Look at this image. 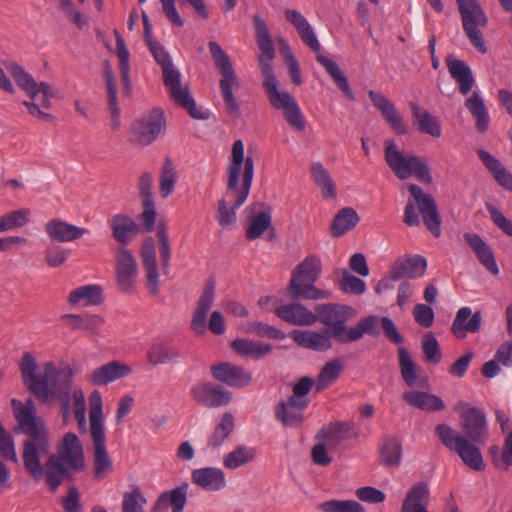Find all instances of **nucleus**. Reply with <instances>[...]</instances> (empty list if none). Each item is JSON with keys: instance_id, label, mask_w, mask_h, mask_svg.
<instances>
[{"instance_id": "obj_63", "label": "nucleus", "mask_w": 512, "mask_h": 512, "mask_svg": "<svg viewBox=\"0 0 512 512\" xmlns=\"http://www.w3.org/2000/svg\"><path fill=\"white\" fill-rule=\"evenodd\" d=\"M0 454L14 463L18 462L15 444L12 436L4 429L0 422Z\"/></svg>"}, {"instance_id": "obj_7", "label": "nucleus", "mask_w": 512, "mask_h": 512, "mask_svg": "<svg viewBox=\"0 0 512 512\" xmlns=\"http://www.w3.org/2000/svg\"><path fill=\"white\" fill-rule=\"evenodd\" d=\"M146 43L154 59L162 68L163 83L168 89L171 99L177 105L185 109L192 118L206 119L207 116L197 109L196 103L190 94L188 84L182 85L181 74L174 67L170 55L165 50L164 46L153 39Z\"/></svg>"}, {"instance_id": "obj_27", "label": "nucleus", "mask_w": 512, "mask_h": 512, "mask_svg": "<svg viewBox=\"0 0 512 512\" xmlns=\"http://www.w3.org/2000/svg\"><path fill=\"white\" fill-rule=\"evenodd\" d=\"M91 437L94 446V478L96 480H102L112 472L113 462L106 449L105 432L91 433Z\"/></svg>"}, {"instance_id": "obj_43", "label": "nucleus", "mask_w": 512, "mask_h": 512, "mask_svg": "<svg viewBox=\"0 0 512 512\" xmlns=\"http://www.w3.org/2000/svg\"><path fill=\"white\" fill-rule=\"evenodd\" d=\"M61 321L72 330H82L89 333H97L104 324V318L97 314H65Z\"/></svg>"}, {"instance_id": "obj_52", "label": "nucleus", "mask_w": 512, "mask_h": 512, "mask_svg": "<svg viewBox=\"0 0 512 512\" xmlns=\"http://www.w3.org/2000/svg\"><path fill=\"white\" fill-rule=\"evenodd\" d=\"M268 229H271L272 232L274 231L272 227V216L269 211H262L251 218L246 229V238L248 240L260 238Z\"/></svg>"}, {"instance_id": "obj_8", "label": "nucleus", "mask_w": 512, "mask_h": 512, "mask_svg": "<svg viewBox=\"0 0 512 512\" xmlns=\"http://www.w3.org/2000/svg\"><path fill=\"white\" fill-rule=\"evenodd\" d=\"M322 272L321 259L312 254L301 261L292 271L291 278L287 287V294L290 299L296 301L304 300H324L331 297L328 290L320 289L315 286Z\"/></svg>"}, {"instance_id": "obj_64", "label": "nucleus", "mask_w": 512, "mask_h": 512, "mask_svg": "<svg viewBox=\"0 0 512 512\" xmlns=\"http://www.w3.org/2000/svg\"><path fill=\"white\" fill-rule=\"evenodd\" d=\"M412 314L415 322L424 328L431 327L434 322V310L426 304H416L413 307Z\"/></svg>"}, {"instance_id": "obj_19", "label": "nucleus", "mask_w": 512, "mask_h": 512, "mask_svg": "<svg viewBox=\"0 0 512 512\" xmlns=\"http://www.w3.org/2000/svg\"><path fill=\"white\" fill-rule=\"evenodd\" d=\"M289 336L298 346L316 352H326L333 346L334 335L328 328H322L319 331L295 329Z\"/></svg>"}, {"instance_id": "obj_34", "label": "nucleus", "mask_w": 512, "mask_h": 512, "mask_svg": "<svg viewBox=\"0 0 512 512\" xmlns=\"http://www.w3.org/2000/svg\"><path fill=\"white\" fill-rule=\"evenodd\" d=\"M394 279H414L422 276L427 268V261L420 255L397 259L391 266Z\"/></svg>"}, {"instance_id": "obj_33", "label": "nucleus", "mask_w": 512, "mask_h": 512, "mask_svg": "<svg viewBox=\"0 0 512 512\" xmlns=\"http://www.w3.org/2000/svg\"><path fill=\"white\" fill-rule=\"evenodd\" d=\"M306 408V405L287 398V400L275 406L274 413L276 419L284 426L295 428L299 427L304 422V410Z\"/></svg>"}, {"instance_id": "obj_35", "label": "nucleus", "mask_w": 512, "mask_h": 512, "mask_svg": "<svg viewBox=\"0 0 512 512\" xmlns=\"http://www.w3.org/2000/svg\"><path fill=\"white\" fill-rule=\"evenodd\" d=\"M230 347L236 354L253 360L263 359L273 350L270 343L248 338H237L231 342Z\"/></svg>"}, {"instance_id": "obj_38", "label": "nucleus", "mask_w": 512, "mask_h": 512, "mask_svg": "<svg viewBox=\"0 0 512 512\" xmlns=\"http://www.w3.org/2000/svg\"><path fill=\"white\" fill-rule=\"evenodd\" d=\"M463 29L473 26L486 27L488 17L477 0H456Z\"/></svg>"}, {"instance_id": "obj_20", "label": "nucleus", "mask_w": 512, "mask_h": 512, "mask_svg": "<svg viewBox=\"0 0 512 512\" xmlns=\"http://www.w3.org/2000/svg\"><path fill=\"white\" fill-rule=\"evenodd\" d=\"M215 298V281L208 279L204 285L193 312L190 327L198 335H203L207 330V314Z\"/></svg>"}, {"instance_id": "obj_21", "label": "nucleus", "mask_w": 512, "mask_h": 512, "mask_svg": "<svg viewBox=\"0 0 512 512\" xmlns=\"http://www.w3.org/2000/svg\"><path fill=\"white\" fill-rule=\"evenodd\" d=\"M44 231L51 242L56 243L73 242L89 233L87 228L76 226L60 218L48 220L44 225Z\"/></svg>"}, {"instance_id": "obj_18", "label": "nucleus", "mask_w": 512, "mask_h": 512, "mask_svg": "<svg viewBox=\"0 0 512 512\" xmlns=\"http://www.w3.org/2000/svg\"><path fill=\"white\" fill-rule=\"evenodd\" d=\"M357 435L353 422H332L324 425L317 432L315 438L325 442L330 450L340 451L345 441L355 438Z\"/></svg>"}, {"instance_id": "obj_29", "label": "nucleus", "mask_w": 512, "mask_h": 512, "mask_svg": "<svg viewBox=\"0 0 512 512\" xmlns=\"http://www.w3.org/2000/svg\"><path fill=\"white\" fill-rule=\"evenodd\" d=\"M445 62L450 76L458 84L459 92L467 95L472 91L475 79L470 66L463 60H458L449 54L445 58Z\"/></svg>"}, {"instance_id": "obj_59", "label": "nucleus", "mask_w": 512, "mask_h": 512, "mask_svg": "<svg viewBox=\"0 0 512 512\" xmlns=\"http://www.w3.org/2000/svg\"><path fill=\"white\" fill-rule=\"evenodd\" d=\"M28 209L14 210L0 217V233L13 228L23 227L28 222Z\"/></svg>"}, {"instance_id": "obj_45", "label": "nucleus", "mask_w": 512, "mask_h": 512, "mask_svg": "<svg viewBox=\"0 0 512 512\" xmlns=\"http://www.w3.org/2000/svg\"><path fill=\"white\" fill-rule=\"evenodd\" d=\"M67 300L68 303L73 306L82 301L85 306L100 305L104 301L103 289L100 285L96 284L84 285L72 290Z\"/></svg>"}, {"instance_id": "obj_42", "label": "nucleus", "mask_w": 512, "mask_h": 512, "mask_svg": "<svg viewBox=\"0 0 512 512\" xmlns=\"http://www.w3.org/2000/svg\"><path fill=\"white\" fill-rule=\"evenodd\" d=\"M477 154L497 183L505 189L512 191V174L502 165V163L496 157L483 149L478 150Z\"/></svg>"}, {"instance_id": "obj_47", "label": "nucleus", "mask_w": 512, "mask_h": 512, "mask_svg": "<svg viewBox=\"0 0 512 512\" xmlns=\"http://www.w3.org/2000/svg\"><path fill=\"white\" fill-rule=\"evenodd\" d=\"M316 60L325 68L326 72L333 79L335 85L345 94L350 100H355L354 92L349 86L348 79L339 68L338 64L325 55L318 54Z\"/></svg>"}, {"instance_id": "obj_5", "label": "nucleus", "mask_w": 512, "mask_h": 512, "mask_svg": "<svg viewBox=\"0 0 512 512\" xmlns=\"http://www.w3.org/2000/svg\"><path fill=\"white\" fill-rule=\"evenodd\" d=\"M227 172V195L236 198L231 207L225 198L220 199L217 203L216 218L222 228L231 229L236 223V210L247 200L254 177V159L251 156L244 157L242 140L233 143Z\"/></svg>"}, {"instance_id": "obj_25", "label": "nucleus", "mask_w": 512, "mask_h": 512, "mask_svg": "<svg viewBox=\"0 0 512 512\" xmlns=\"http://www.w3.org/2000/svg\"><path fill=\"white\" fill-rule=\"evenodd\" d=\"M108 224L113 238L120 246L124 247H126L141 230V226L138 225L131 216L125 213L113 215L109 219Z\"/></svg>"}, {"instance_id": "obj_12", "label": "nucleus", "mask_w": 512, "mask_h": 512, "mask_svg": "<svg viewBox=\"0 0 512 512\" xmlns=\"http://www.w3.org/2000/svg\"><path fill=\"white\" fill-rule=\"evenodd\" d=\"M115 275L118 289L126 294H133L136 290L138 264L132 251L127 247L119 246L115 251Z\"/></svg>"}, {"instance_id": "obj_60", "label": "nucleus", "mask_w": 512, "mask_h": 512, "mask_svg": "<svg viewBox=\"0 0 512 512\" xmlns=\"http://www.w3.org/2000/svg\"><path fill=\"white\" fill-rule=\"evenodd\" d=\"M147 503L146 498L138 486L132 491L123 494V512H144L143 506Z\"/></svg>"}, {"instance_id": "obj_22", "label": "nucleus", "mask_w": 512, "mask_h": 512, "mask_svg": "<svg viewBox=\"0 0 512 512\" xmlns=\"http://www.w3.org/2000/svg\"><path fill=\"white\" fill-rule=\"evenodd\" d=\"M373 105L380 111L383 119L397 135H405L408 131L407 124L397 111L395 105L384 95L374 90L368 92Z\"/></svg>"}, {"instance_id": "obj_28", "label": "nucleus", "mask_w": 512, "mask_h": 512, "mask_svg": "<svg viewBox=\"0 0 512 512\" xmlns=\"http://www.w3.org/2000/svg\"><path fill=\"white\" fill-rule=\"evenodd\" d=\"M189 484L183 482L171 490H167L160 494L156 500L152 512H160L171 508L172 512H183L187 503Z\"/></svg>"}, {"instance_id": "obj_26", "label": "nucleus", "mask_w": 512, "mask_h": 512, "mask_svg": "<svg viewBox=\"0 0 512 512\" xmlns=\"http://www.w3.org/2000/svg\"><path fill=\"white\" fill-rule=\"evenodd\" d=\"M275 313L281 320L295 326H311L317 322L315 313L298 302L280 305Z\"/></svg>"}, {"instance_id": "obj_39", "label": "nucleus", "mask_w": 512, "mask_h": 512, "mask_svg": "<svg viewBox=\"0 0 512 512\" xmlns=\"http://www.w3.org/2000/svg\"><path fill=\"white\" fill-rule=\"evenodd\" d=\"M181 356L177 347L164 341L153 343L147 351L148 362L153 366L176 364Z\"/></svg>"}, {"instance_id": "obj_6", "label": "nucleus", "mask_w": 512, "mask_h": 512, "mask_svg": "<svg viewBox=\"0 0 512 512\" xmlns=\"http://www.w3.org/2000/svg\"><path fill=\"white\" fill-rule=\"evenodd\" d=\"M382 328L385 337L393 344L399 345L397 350L398 363L400 373L403 381L409 387H413L417 384V366L412 360L408 349L403 345L405 338L398 331L396 325L391 318L387 316L370 315L361 318L357 325L349 327L346 337V343L356 342L360 340L364 334L370 336H378L380 331L378 327Z\"/></svg>"}, {"instance_id": "obj_15", "label": "nucleus", "mask_w": 512, "mask_h": 512, "mask_svg": "<svg viewBox=\"0 0 512 512\" xmlns=\"http://www.w3.org/2000/svg\"><path fill=\"white\" fill-rule=\"evenodd\" d=\"M165 126V118L162 112L153 110L151 114L136 120L131 127L130 141L136 145L147 146L160 134Z\"/></svg>"}, {"instance_id": "obj_40", "label": "nucleus", "mask_w": 512, "mask_h": 512, "mask_svg": "<svg viewBox=\"0 0 512 512\" xmlns=\"http://www.w3.org/2000/svg\"><path fill=\"white\" fill-rule=\"evenodd\" d=\"M379 460L385 467H399L402 461V444L398 437L386 435L379 446Z\"/></svg>"}, {"instance_id": "obj_57", "label": "nucleus", "mask_w": 512, "mask_h": 512, "mask_svg": "<svg viewBox=\"0 0 512 512\" xmlns=\"http://www.w3.org/2000/svg\"><path fill=\"white\" fill-rule=\"evenodd\" d=\"M245 331L249 334H255L260 338L275 340H283L286 338V334L282 330L260 321L249 322L246 325Z\"/></svg>"}, {"instance_id": "obj_61", "label": "nucleus", "mask_w": 512, "mask_h": 512, "mask_svg": "<svg viewBox=\"0 0 512 512\" xmlns=\"http://www.w3.org/2000/svg\"><path fill=\"white\" fill-rule=\"evenodd\" d=\"M68 256L69 251L59 245L50 244L44 251L45 262L50 268L62 266L67 261Z\"/></svg>"}, {"instance_id": "obj_53", "label": "nucleus", "mask_w": 512, "mask_h": 512, "mask_svg": "<svg viewBox=\"0 0 512 512\" xmlns=\"http://www.w3.org/2000/svg\"><path fill=\"white\" fill-rule=\"evenodd\" d=\"M90 403V433L105 432L102 415V397L99 391H93L89 396Z\"/></svg>"}, {"instance_id": "obj_49", "label": "nucleus", "mask_w": 512, "mask_h": 512, "mask_svg": "<svg viewBox=\"0 0 512 512\" xmlns=\"http://www.w3.org/2000/svg\"><path fill=\"white\" fill-rule=\"evenodd\" d=\"M312 178L321 190L322 196L327 199L336 197V185L329 171L320 162H313L310 167Z\"/></svg>"}, {"instance_id": "obj_10", "label": "nucleus", "mask_w": 512, "mask_h": 512, "mask_svg": "<svg viewBox=\"0 0 512 512\" xmlns=\"http://www.w3.org/2000/svg\"><path fill=\"white\" fill-rule=\"evenodd\" d=\"M384 146V159L398 179L406 180L413 175L424 183L432 182L429 167L420 157L404 154L392 138L386 139Z\"/></svg>"}, {"instance_id": "obj_54", "label": "nucleus", "mask_w": 512, "mask_h": 512, "mask_svg": "<svg viewBox=\"0 0 512 512\" xmlns=\"http://www.w3.org/2000/svg\"><path fill=\"white\" fill-rule=\"evenodd\" d=\"M255 457V450L247 446H239L232 452L228 453L223 464L227 469H237L249 462Z\"/></svg>"}, {"instance_id": "obj_9", "label": "nucleus", "mask_w": 512, "mask_h": 512, "mask_svg": "<svg viewBox=\"0 0 512 512\" xmlns=\"http://www.w3.org/2000/svg\"><path fill=\"white\" fill-rule=\"evenodd\" d=\"M408 191L414 201L409 200L405 206L403 222L407 226H419L420 219L416 207L422 217L423 223L433 236L438 238L441 235V217L433 196L416 184H409Z\"/></svg>"}, {"instance_id": "obj_51", "label": "nucleus", "mask_w": 512, "mask_h": 512, "mask_svg": "<svg viewBox=\"0 0 512 512\" xmlns=\"http://www.w3.org/2000/svg\"><path fill=\"white\" fill-rule=\"evenodd\" d=\"M344 369L341 359L336 358L327 362L321 369L316 380V392H321L328 385L335 382Z\"/></svg>"}, {"instance_id": "obj_23", "label": "nucleus", "mask_w": 512, "mask_h": 512, "mask_svg": "<svg viewBox=\"0 0 512 512\" xmlns=\"http://www.w3.org/2000/svg\"><path fill=\"white\" fill-rule=\"evenodd\" d=\"M141 259L146 276V286L152 296L160 293L159 273L156 261V251L153 239L147 238L141 249Z\"/></svg>"}, {"instance_id": "obj_48", "label": "nucleus", "mask_w": 512, "mask_h": 512, "mask_svg": "<svg viewBox=\"0 0 512 512\" xmlns=\"http://www.w3.org/2000/svg\"><path fill=\"white\" fill-rule=\"evenodd\" d=\"M359 220L360 218L353 208H342L335 215L330 225V234L336 238L341 237L353 229L358 224Z\"/></svg>"}, {"instance_id": "obj_37", "label": "nucleus", "mask_w": 512, "mask_h": 512, "mask_svg": "<svg viewBox=\"0 0 512 512\" xmlns=\"http://www.w3.org/2000/svg\"><path fill=\"white\" fill-rule=\"evenodd\" d=\"M193 483L206 491H218L225 487L226 480L223 470L215 467H205L192 471Z\"/></svg>"}, {"instance_id": "obj_56", "label": "nucleus", "mask_w": 512, "mask_h": 512, "mask_svg": "<svg viewBox=\"0 0 512 512\" xmlns=\"http://www.w3.org/2000/svg\"><path fill=\"white\" fill-rule=\"evenodd\" d=\"M318 509L322 512H365V508L356 500L332 499L320 503Z\"/></svg>"}, {"instance_id": "obj_24", "label": "nucleus", "mask_w": 512, "mask_h": 512, "mask_svg": "<svg viewBox=\"0 0 512 512\" xmlns=\"http://www.w3.org/2000/svg\"><path fill=\"white\" fill-rule=\"evenodd\" d=\"M132 373V368L120 361L113 360L88 375V381L95 386H105Z\"/></svg>"}, {"instance_id": "obj_14", "label": "nucleus", "mask_w": 512, "mask_h": 512, "mask_svg": "<svg viewBox=\"0 0 512 512\" xmlns=\"http://www.w3.org/2000/svg\"><path fill=\"white\" fill-rule=\"evenodd\" d=\"M6 68L16 84L29 96L30 100L23 101V105L27 108L29 114L43 121H52L53 116L40 110L36 103V81L32 75L16 62L7 63Z\"/></svg>"}, {"instance_id": "obj_3", "label": "nucleus", "mask_w": 512, "mask_h": 512, "mask_svg": "<svg viewBox=\"0 0 512 512\" xmlns=\"http://www.w3.org/2000/svg\"><path fill=\"white\" fill-rule=\"evenodd\" d=\"M462 433H458L447 424H438L435 433L441 443L455 452L465 465L475 471L485 468L479 449L488 439L485 414L478 408L470 407L460 415Z\"/></svg>"}, {"instance_id": "obj_44", "label": "nucleus", "mask_w": 512, "mask_h": 512, "mask_svg": "<svg viewBox=\"0 0 512 512\" xmlns=\"http://www.w3.org/2000/svg\"><path fill=\"white\" fill-rule=\"evenodd\" d=\"M466 109L475 119V127L479 133H484L488 130L490 124V117L485 106L483 98L478 92H473L464 102Z\"/></svg>"}, {"instance_id": "obj_16", "label": "nucleus", "mask_w": 512, "mask_h": 512, "mask_svg": "<svg viewBox=\"0 0 512 512\" xmlns=\"http://www.w3.org/2000/svg\"><path fill=\"white\" fill-rule=\"evenodd\" d=\"M191 398L206 408H218L229 404L232 393L223 386L203 381L194 384L190 389Z\"/></svg>"}, {"instance_id": "obj_41", "label": "nucleus", "mask_w": 512, "mask_h": 512, "mask_svg": "<svg viewBox=\"0 0 512 512\" xmlns=\"http://www.w3.org/2000/svg\"><path fill=\"white\" fill-rule=\"evenodd\" d=\"M402 399L410 406L423 411H441L446 405L437 395L424 391H408L403 393Z\"/></svg>"}, {"instance_id": "obj_55", "label": "nucleus", "mask_w": 512, "mask_h": 512, "mask_svg": "<svg viewBox=\"0 0 512 512\" xmlns=\"http://www.w3.org/2000/svg\"><path fill=\"white\" fill-rule=\"evenodd\" d=\"M176 181L177 174L173 162L170 158H166L161 169L159 187V192L163 199L167 198L173 192Z\"/></svg>"}, {"instance_id": "obj_2", "label": "nucleus", "mask_w": 512, "mask_h": 512, "mask_svg": "<svg viewBox=\"0 0 512 512\" xmlns=\"http://www.w3.org/2000/svg\"><path fill=\"white\" fill-rule=\"evenodd\" d=\"M21 378L26 389L41 403L56 398L61 406V414L67 421L71 413V387L73 371L69 365L58 369L52 362H46L43 371L38 373L34 356L25 352L19 363Z\"/></svg>"}, {"instance_id": "obj_31", "label": "nucleus", "mask_w": 512, "mask_h": 512, "mask_svg": "<svg viewBox=\"0 0 512 512\" xmlns=\"http://www.w3.org/2000/svg\"><path fill=\"white\" fill-rule=\"evenodd\" d=\"M463 238L467 245L473 250L479 262L493 275L499 274L493 250L491 247L475 233L466 232Z\"/></svg>"}, {"instance_id": "obj_1", "label": "nucleus", "mask_w": 512, "mask_h": 512, "mask_svg": "<svg viewBox=\"0 0 512 512\" xmlns=\"http://www.w3.org/2000/svg\"><path fill=\"white\" fill-rule=\"evenodd\" d=\"M11 407L18 423L15 431L27 436L23 442V464L35 480L44 475L46 484L55 492L65 480L72 481L75 473L86 468L83 445L72 432L63 436L57 453L50 455L42 466L40 459L50 453L51 439L44 420L36 415L34 400L29 398L23 403L12 399Z\"/></svg>"}, {"instance_id": "obj_32", "label": "nucleus", "mask_w": 512, "mask_h": 512, "mask_svg": "<svg viewBox=\"0 0 512 512\" xmlns=\"http://www.w3.org/2000/svg\"><path fill=\"white\" fill-rule=\"evenodd\" d=\"M284 17L286 21L294 26L302 41L312 51L319 52L321 50V44L318 41L312 26L299 11L295 9H286L284 11Z\"/></svg>"}, {"instance_id": "obj_62", "label": "nucleus", "mask_w": 512, "mask_h": 512, "mask_svg": "<svg viewBox=\"0 0 512 512\" xmlns=\"http://www.w3.org/2000/svg\"><path fill=\"white\" fill-rule=\"evenodd\" d=\"M314 380L311 377H301L293 387V394L288 398L300 402L306 406L309 404L308 394L311 391Z\"/></svg>"}, {"instance_id": "obj_13", "label": "nucleus", "mask_w": 512, "mask_h": 512, "mask_svg": "<svg viewBox=\"0 0 512 512\" xmlns=\"http://www.w3.org/2000/svg\"><path fill=\"white\" fill-rule=\"evenodd\" d=\"M352 311L347 305L338 304H319L315 307L317 320L327 326L334 335V339L340 344H346L348 327L346 326V313Z\"/></svg>"}, {"instance_id": "obj_17", "label": "nucleus", "mask_w": 512, "mask_h": 512, "mask_svg": "<svg viewBox=\"0 0 512 512\" xmlns=\"http://www.w3.org/2000/svg\"><path fill=\"white\" fill-rule=\"evenodd\" d=\"M210 373L215 381L234 388L248 387L253 381L250 371L231 362H219L212 365Z\"/></svg>"}, {"instance_id": "obj_58", "label": "nucleus", "mask_w": 512, "mask_h": 512, "mask_svg": "<svg viewBox=\"0 0 512 512\" xmlns=\"http://www.w3.org/2000/svg\"><path fill=\"white\" fill-rule=\"evenodd\" d=\"M422 352L424 358L429 363L438 364L442 359V354L438 340L433 332H427L422 338Z\"/></svg>"}, {"instance_id": "obj_4", "label": "nucleus", "mask_w": 512, "mask_h": 512, "mask_svg": "<svg viewBox=\"0 0 512 512\" xmlns=\"http://www.w3.org/2000/svg\"><path fill=\"white\" fill-rule=\"evenodd\" d=\"M255 38L260 55L258 57L263 80V87L268 95L271 106L281 110L287 123L296 131H303L306 120L297 101L288 92L278 90V82L274 75L271 61L275 57V49L271 40L269 29L265 21L259 16H253Z\"/></svg>"}, {"instance_id": "obj_36", "label": "nucleus", "mask_w": 512, "mask_h": 512, "mask_svg": "<svg viewBox=\"0 0 512 512\" xmlns=\"http://www.w3.org/2000/svg\"><path fill=\"white\" fill-rule=\"evenodd\" d=\"M429 488L427 483L418 482L407 492L400 512H429Z\"/></svg>"}, {"instance_id": "obj_30", "label": "nucleus", "mask_w": 512, "mask_h": 512, "mask_svg": "<svg viewBox=\"0 0 512 512\" xmlns=\"http://www.w3.org/2000/svg\"><path fill=\"white\" fill-rule=\"evenodd\" d=\"M482 315L480 311L472 314L469 307H462L457 311L452 323L451 331L458 339H464L468 333H476L481 329Z\"/></svg>"}, {"instance_id": "obj_11", "label": "nucleus", "mask_w": 512, "mask_h": 512, "mask_svg": "<svg viewBox=\"0 0 512 512\" xmlns=\"http://www.w3.org/2000/svg\"><path fill=\"white\" fill-rule=\"evenodd\" d=\"M208 47L214 60L215 66L222 76L219 81V87L226 109L232 116L239 117L240 107L232 91L233 87L238 86L239 83L237 81V77L232 67L230 58L217 42L210 41L208 43Z\"/></svg>"}, {"instance_id": "obj_46", "label": "nucleus", "mask_w": 512, "mask_h": 512, "mask_svg": "<svg viewBox=\"0 0 512 512\" xmlns=\"http://www.w3.org/2000/svg\"><path fill=\"white\" fill-rule=\"evenodd\" d=\"M414 124L421 133L439 137L441 135V127L436 117L428 111L422 110L421 107L414 102L410 103Z\"/></svg>"}, {"instance_id": "obj_50", "label": "nucleus", "mask_w": 512, "mask_h": 512, "mask_svg": "<svg viewBox=\"0 0 512 512\" xmlns=\"http://www.w3.org/2000/svg\"><path fill=\"white\" fill-rule=\"evenodd\" d=\"M234 428L235 423L233 415L230 412H225L209 437L208 446L213 449L220 447Z\"/></svg>"}]
</instances>
